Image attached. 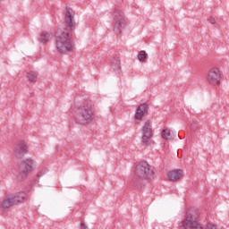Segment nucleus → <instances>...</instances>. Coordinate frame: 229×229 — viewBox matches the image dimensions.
<instances>
[{
    "instance_id": "f8f14e48",
    "label": "nucleus",
    "mask_w": 229,
    "mask_h": 229,
    "mask_svg": "<svg viewBox=\"0 0 229 229\" xmlns=\"http://www.w3.org/2000/svg\"><path fill=\"white\" fill-rule=\"evenodd\" d=\"M148 112V104H141L138 106L136 114H135V119L137 121H140L144 117V114Z\"/></svg>"
},
{
    "instance_id": "4468645a",
    "label": "nucleus",
    "mask_w": 229,
    "mask_h": 229,
    "mask_svg": "<svg viewBox=\"0 0 229 229\" xmlns=\"http://www.w3.org/2000/svg\"><path fill=\"white\" fill-rule=\"evenodd\" d=\"M15 205V201L13 199L12 195L4 199L2 202V208H10V207H13Z\"/></svg>"
},
{
    "instance_id": "9d476101",
    "label": "nucleus",
    "mask_w": 229,
    "mask_h": 229,
    "mask_svg": "<svg viewBox=\"0 0 229 229\" xmlns=\"http://www.w3.org/2000/svg\"><path fill=\"white\" fill-rule=\"evenodd\" d=\"M167 176L171 182H178V180H180L182 176H183V170L177 169L170 171L168 172Z\"/></svg>"
},
{
    "instance_id": "6e6552de",
    "label": "nucleus",
    "mask_w": 229,
    "mask_h": 229,
    "mask_svg": "<svg viewBox=\"0 0 229 229\" xmlns=\"http://www.w3.org/2000/svg\"><path fill=\"white\" fill-rule=\"evenodd\" d=\"M208 81L210 85H218L221 81V73L219 70L213 68L208 75Z\"/></svg>"
},
{
    "instance_id": "9b49d317",
    "label": "nucleus",
    "mask_w": 229,
    "mask_h": 229,
    "mask_svg": "<svg viewBox=\"0 0 229 229\" xmlns=\"http://www.w3.org/2000/svg\"><path fill=\"white\" fill-rule=\"evenodd\" d=\"M110 71L115 74H119L121 72V59L119 57H114L111 60V68Z\"/></svg>"
},
{
    "instance_id": "aec40b11",
    "label": "nucleus",
    "mask_w": 229,
    "mask_h": 229,
    "mask_svg": "<svg viewBox=\"0 0 229 229\" xmlns=\"http://www.w3.org/2000/svg\"><path fill=\"white\" fill-rule=\"evenodd\" d=\"M206 229H217L214 224H208Z\"/></svg>"
},
{
    "instance_id": "412c9836",
    "label": "nucleus",
    "mask_w": 229,
    "mask_h": 229,
    "mask_svg": "<svg viewBox=\"0 0 229 229\" xmlns=\"http://www.w3.org/2000/svg\"><path fill=\"white\" fill-rule=\"evenodd\" d=\"M81 229H89V227L84 223H81Z\"/></svg>"
},
{
    "instance_id": "2eb2a0df",
    "label": "nucleus",
    "mask_w": 229,
    "mask_h": 229,
    "mask_svg": "<svg viewBox=\"0 0 229 229\" xmlns=\"http://www.w3.org/2000/svg\"><path fill=\"white\" fill-rule=\"evenodd\" d=\"M161 136L165 140H173V139H174L173 132H171V131H168L167 129L162 131Z\"/></svg>"
},
{
    "instance_id": "7ed1b4c3",
    "label": "nucleus",
    "mask_w": 229,
    "mask_h": 229,
    "mask_svg": "<svg viewBox=\"0 0 229 229\" xmlns=\"http://www.w3.org/2000/svg\"><path fill=\"white\" fill-rule=\"evenodd\" d=\"M198 217H199V209L190 208L179 229H203L201 224L198 223Z\"/></svg>"
},
{
    "instance_id": "423d86ee",
    "label": "nucleus",
    "mask_w": 229,
    "mask_h": 229,
    "mask_svg": "<svg viewBox=\"0 0 229 229\" xmlns=\"http://www.w3.org/2000/svg\"><path fill=\"white\" fill-rule=\"evenodd\" d=\"M151 122L148 120L142 127V138L143 144H149L153 138V129H151Z\"/></svg>"
},
{
    "instance_id": "f3484780",
    "label": "nucleus",
    "mask_w": 229,
    "mask_h": 229,
    "mask_svg": "<svg viewBox=\"0 0 229 229\" xmlns=\"http://www.w3.org/2000/svg\"><path fill=\"white\" fill-rule=\"evenodd\" d=\"M49 37H51L49 33L43 32L40 35L39 42H41V44H47L49 41Z\"/></svg>"
},
{
    "instance_id": "20e7f679",
    "label": "nucleus",
    "mask_w": 229,
    "mask_h": 229,
    "mask_svg": "<svg viewBox=\"0 0 229 229\" xmlns=\"http://www.w3.org/2000/svg\"><path fill=\"white\" fill-rule=\"evenodd\" d=\"M155 173L151 170V167L146 161H141L139 165H136L135 176L134 178L139 182L140 180H148L151 178Z\"/></svg>"
},
{
    "instance_id": "ddd939ff",
    "label": "nucleus",
    "mask_w": 229,
    "mask_h": 229,
    "mask_svg": "<svg viewBox=\"0 0 229 229\" xmlns=\"http://www.w3.org/2000/svg\"><path fill=\"white\" fill-rule=\"evenodd\" d=\"M14 201V205H17V203H22V201L26 200V194L24 192H18L11 195Z\"/></svg>"
},
{
    "instance_id": "6ab92c4d",
    "label": "nucleus",
    "mask_w": 229,
    "mask_h": 229,
    "mask_svg": "<svg viewBox=\"0 0 229 229\" xmlns=\"http://www.w3.org/2000/svg\"><path fill=\"white\" fill-rule=\"evenodd\" d=\"M208 22H210V24H216V18L210 16L208 19Z\"/></svg>"
},
{
    "instance_id": "0eeeda50",
    "label": "nucleus",
    "mask_w": 229,
    "mask_h": 229,
    "mask_svg": "<svg viewBox=\"0 0 229 229\" xmlns=\"http://www.w3.org/2000/svg\"><path fill=\"white\" fill-rule=\"evenodd\" d=\"M33 168V160L31 159H26L23 161L20 165V176H21V180H26L28 176V173L31 171Z\"/></svg>"
},
{
    "instance_id": "dca6fc26",
    "label": "nucleus",
    "mask_w": 229,
    "mask_h": 229,
    "mask_svg": "<svg viewBox=\"0 0 229 229\" xmlns=\"http://www.w3.org/2000/svg\"><path fill=\"white\" fill-rule=\"evenodd\" d=\"M38 75L35 72H30L27 73V78L30 83H37V78Z\"/></svg>"
},
{
    "instance_id": "39448f33",
    "label": "nucleus",
    "mask_w": 229,
    "mask_h": 229,
    "mask_svg": "<svg viewBox=\"0 0 229 229\" xmlns=\"http://www.w3.org/2000/svg\"><path fill=\"white\" fill-rule=\"evenodd\" d=\"M112 17L114 23V31L116 33V35H121L123 33V28L126 26V20L124 19V13L119 9H115L114 13H112Z\"/></svg>"
},
{
    "instance_id": "a211bd4d",
    "label": "nucleus",
    "mask_w": 229,
    "mask_h": 229,
    "mask_svg": "<svg viewBox=\"0 0 229 229\" xmlns=\"http://www.w3.org/2000/svg\"><path fill=\"white\" fill-rule=\"evenodd\" d=\"M146 58H148V54L146 53V51L141 50L138 55V60L140 62H145Z\"/></svg>"
},
{
    "instance_id": "f03ea898",
    "label": "nucleus",
    "mask_w": 229,
    "mask_h": 229,
    "mask_svg": "<svg viewBox=\"0 0 229 229\" xmlns=\"http://www.w3.org/2000/svg\"><path fill=\"white\" fill-rule=\"evenodd\" d=\"M73 116L77 124H89L94 121V111L89 105L80 106L74 109Z\"/></svg>"
},
{
    "instance_id": "1a4fd4ad",
    "label": "nucleus",
    "mask_w": 229,
    "mask_h": 229,
    "mask_svg": "<svg viewBox=\"0 0 229 229\" xmlns=\"http://www.w3.org/2000/svg\"><path fill=\"white\" fill-rule=\"evenodd\" d=\"M26 153H28V146L26 145V141L21 140L15 147L14 155L17 158H21V157H24Z\"/></svg>"
},
{
    "instance_id": "f257e3e1",
    "label": "nucleus",
    "mask_w": 229,
    "mask_h": 229,
    "mask_svg": "<svg viewBox=\"0 0 229 229\" xmlns=\"http://www.w3.org/2000/svg\"><path fill=\"white\" fill-rule=\"evenodd\" d=\"M69 28L70 30H74L72 17L70 14L65 16V24L64 27H60L55 32L56 48L59 53H71L72 51Z\"/></svg>"
}]
</instances>
